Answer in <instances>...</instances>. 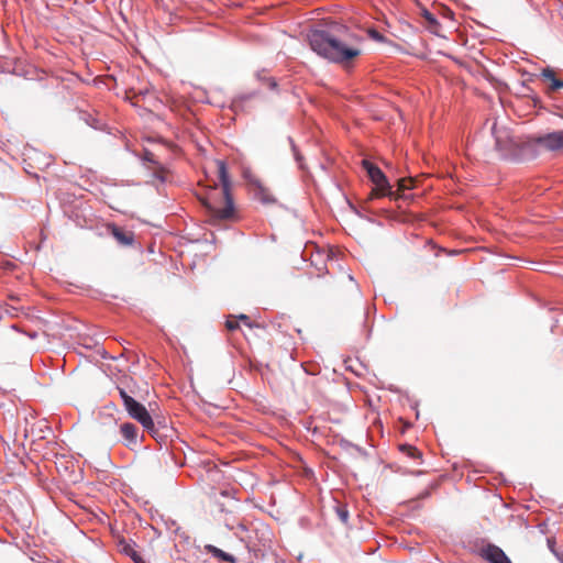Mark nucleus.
<instances>
[{"label":"nucleus","instance_id":"10","mask_svg":"<svg viewBox=\"0 0 563 563\" xmlns=\"http://www.w3.org/2000/svg\"><path fill=\"white\" fill-rule=\"evenodd\" d=\"M420 14L424 20V26L433 34H439L440 23L435 18V13L426 9L424 7H419Z\"/></svg>","mask_w":563,"mask_h":563},{"label":"nucleus","instance_id":"8","mask_svg":"<svg viewBox=\"0 0 563 563\" xmlns=\"http://www.w3.org/2000/svg\"><path fill=\"white\" fill-rule=\"evenodd\" d=\"M492 132L495 136L497 148L506 150L512 144L508 131L505 128H499L496 121L492 125Z\"/></svg>","mask_w":563,"mask_h":563},{"label":"nucleus","instance_id":"9","mask_svg":"<svg viewBox=\"0 0 563 563\" xmlns=\"http://www.w3.org/2000/svg\"><path fill=\"white\" fill-rule=\"evenodd\" d=\"M109 230L112 236L121 244V245H131L134 241V234L132 231L124 230L117 225H110Z\"/></svg>","mask_w":563,"mask_h":563},{"label":"nucleus","instance_id":"19","mask_svg":"<svg viewBox=\"0 0 563 563\" xmlns=\"http://www.w3.org/2000/svg\"><path fill=\"white\" fill-rule=\"evenodd\" d=\"M438 14H441L443 18L449 20H453L454 16V12L442 3H440L438 7Z\"/></svg>","mask_w":563,"mask_h":563},{"label":"nucleus","instance_id":"13","mask_svg":"<svg viewBox=\"0 0 563 563\" xmlns=\"http://www.w3.org/2000/svg\"><path fill=\"white\" fill-rule=\"evenodd\" d=\"M205 550L207 551V553L211 554L213 558H216L220 561H224L228 563H235V559L233 555H231L227 552H223L222 550L218 549L214 545L207 544L205 547Z\"/></svg>","mask_w":563,"mask_h":563},{"label":"nucleus","instance_id":"15","mask_svg":"<svg viewBox=\"0 0 563 563\" xmlns=\"http://www.w3.org/2000/svg\"><path fill=\"white\" fill-rule=\"evenodd\" d=\"M400 451L406 453L411 459H420L421 452L413 445L410 444H401L399 446Z\"/></svg>","mask_w":563,"mask_h":563},{"label":"nucleus","instance_id":"3","mask_svg":"<svg viewBox=\"0 0 563 563\" xmlns=\"http://www.w3.org/2000/svg\"><path fill=\"white\" fill-rule=\"evenodd\" d=\"M118 390L128 415L132 419L140 422L144 430H146L152 437H155L156 429L153 418L148 410L134 398V396L140 397L135 389L133 387H129V389L124 387H118Z\"/></svg>","mask_w":563,"mask_h":563},{"label":"nucleus","instance_id":"20","mask_svg":"<svg viewBox=\"0 0 563 563\" xmlns=\"http://www.w3.org/2000/svg\"><path fill=\"white\" fill-rule=\"evenodd\" d=\"M369 37L376 42H379V43H384L386 42V37L380 34L378 31H376L375 29H368L367 31Z\"/></svg>","mask_w":563,"mask_h":563},{"label":"nucleus","instance_id":"21","mask_svg":"<svg viewBox=\"0 0 563 563\" xmlns=\"http://www.w3.org/2000/svg\"><path fill=\"white\" fill-rule=\"evenodd\" d=\"M225 327L229 331H234L239 329V322L235 319V317H230L225 322Z\"/></svg>","mask_w":563,"mask_h":563},{"label":"nucleus","instance_id":"2","mask_svg":"<svg viewBox=\"0 0 563 563\" xmlns=\"http://www.w3.org/2000/svg\"><path fill=\"white\" fill-rule=\"evenodd\" d=\"M216 165L221 188L217 186L210 187L207 195L199 199L207 209L211 223L236 221L238 213L230 192V179L227 165L223 161H217Z\"/></svg>","mask_w":563,"mask_h":563},{"label":"nucleus","instance_id":"16","mask_svg":"<svg viewBox=\"0 0 563 563\" xmlns=\"http://www.w3.org/2000/svg\"><path fill=\"white\" fill-rule=\"evenodd\" d=\"M335 512L340 521L344 525L349 521V511L345 505L338 504L335 507Z\"/></svg>","mask_w":563,"mask_h":563},{"label":"nucleus","instance_id":"12","mask_svg":"<svg viewBox=\"0 0 563 563\" xmlns=\"http://www.w3.org/2000/svg\"><path fill=\"white\" fill-rule=\"evenodd\" d=\"M541 77L544 81L549 82L550 91L563 89V79L558 78L556 73L552 68H544L541 71Z\"/></svg>","mask_w":563,"mask_h":563},{"label":"nucleus","instance_id":"18","mask_svg":"<svg viewBox=\"0 0 563 563\" xmlns=\"http://www.w3.org/2000/svg\"><path fill=\"white\" fill-rule=\"evenodd\" d=\"M153 176L159 181H165L167 178V170L164 167L157 165L153 169Z\"/></svg>","mask_w":563,"mask_h":563},{"label":"nucleus","instance_id":"7","mask_svg":"<svg viewBox=\"0 0 563 563\" xmlns=\"http://www.w3.org/2000/svg\"><path fill=\"white\" fill-rule=\"evenodd\" d=\"M120 433L124 440L125 446L134 449L139 445V430L135 424L124 422L120 426Z\"/></svg>","mask_w":563,"mask_h":563},{"label":"nucleus","instance_id":"6","mask_svg":"<svg viewBox=\"0 0 563 563\" xmlns=\"http://www.w3.org/2000/svg\"><path fill=\"white\" fill-rule=\"evenodd\" d=\"M479 555L489 563H511L506 553L495 544H486L479 549Z\"/></svg>","mask_w":563,"mask_h":563},{"label":"nucleus","instance_id":"14","mask_svg":"<svg viewBox=\"0 0 563 563\" xmlns=\"http://www.w3.org/2000/svg\"><path fill=\"white\" fill-rule=\"evenodd\" d=\"M255 198L264 205H272L276 201L275 197L264 187H257Z\"/></svg>","mask_w":563,"mask_h":563},{"label":"nucleus","instance_id":"1","mask_svg":"<svg viewBox=\"0 0 563 563\" xmlns=\"http://www.w3.org/2000/svg\"><path fill=\"white\" fill-rule=\"evenodd\" d=\"M308 42L319 56L344 66L350 65L362 53V38L349 26L335 21L327 27L311 30L308 33Z\"/></svg>","mask_w":563,"mask_h":563},{"label":"nucleus","instance_id":"11","mask_svg":"<svg viewBox=\"0 0 563 563\" xmlns=\"http://www.w3.org/2000/svg\"><path fill=\"white\" fill-rule=\"evenodd\" d=\"M118 548L120 552L130 556L135 563H146L134 549V543H131L130 541L122 538L118 541Z\"/></svg>","mask_w":563,"mask_h":563},{"label":"nucleus","instance_id":"4","mask_svg":"<svg viewBox=\"0 0 563 563\" xmlns=\"http://www.w3.org/2000/svg\"><path fill=\"white\" fill-rule=\"evenodd\" d=\"M362 165L366 170L369 179L375 185L369 195L371 198H378L384 196L396 198V194L391 190L388 179L378 166L367 159H363Z\"/></svg>","mask_w":563,"mask_h":563},{"label":"nucleus","instance_id":"5","mask_svg":"<svg viewBox=\"0 0 563 563\" xmlns=\"http://www.w3.org/2000/svg\"><path fill=\"white\" fill-rule=\"evenodd\" d=\"M533 143L549 151L563 150V131H555L533 137Z\"/></svg>","mask_w":563,"mask_h":563},{"label":"nucleus","instance_id":"23","mask_svg":"<svg viewBox=\"0 0 563 563\" xmlns=\"http://www.w3.org/2000/svg\"><path fill=\"white\" fill-rule=\"evenodd\" d=\"M561 15H562V18H563V11H561Z\"/></svg>","mask_w":563,"mask_h":563},{"label":"nucleus","instance_id":"22","mask_svg":"<svg viewBox=\"0 0 563 563\" xmlns=\"http://www.w3.org/2000/svg\"><path fill=\"white\" fill-rule=\"evenodd\" d=\"M235 319L239 321H241L243 324L247 325V327H252V322H251V319L247 314H240L238 317H235Z\"/></svg>","mask_w":563,"mask_h":563},{"label":"nucleus","instance_id":"17","mask_svg":"<svg viewBox=\"0 0 563 563\" xmlns=\"http://www.w3.org/2000/svg\"><path fill=\"white\" fill-rule=\"evenodd\" d=\"M413 186V179L412 178H401L398 180V190L397 191H405L407 189L412 188Z\"/></svg>","mask_w":563,"mask_h":563}]
</instances>
